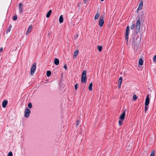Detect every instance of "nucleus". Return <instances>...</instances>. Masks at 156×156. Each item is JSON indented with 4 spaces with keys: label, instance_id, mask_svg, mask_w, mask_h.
Listing matches in <instances>:
<instances>
[{
    "label": "nucleus",
    "instance_id": "1",
    "mask_svg": "<svg viewBox=\"0 0 156 156\" xmlns=\"http://www.w3.org/2000/svg\"><path fill=\"white\" fill-rule=\"evenodd\" d=\"M140 20L139 19L137 21L136 25L134 23L130 27L131 30H133L136 28L135 32L136 34H137L140 31Z\"/></svg>",
    "mask_w": 156,
    "mask_h": 156
},
{
    "label": "nucleus",
    "instance_id": "2",
    "mask_svg": "<svg viewBox=\"0 0 156 156\" xmlns=\"http://www.w3.org/2000/svg\"><path fill=\"white\" fill-rule=\"evenodd\" d=\"M86 71L84 70L82 73L81 78V82L82 83H86L87 79V77L86 76Z\"/></svg>",
    "mask_w": 156,
    "mask_h": 156
},
{
    "label": "nucleus",
    "instance_id": "3",
    "mask_svg": "<svg viewBox=\"0 0 156 156\" xmlns=\"http://www.w3.org/2000/svg\"><path fill=\"white\" fill-rule=\"evenodd\" d=\"M36 66V63L34 62L30 70L31 75L33 76L35 71Z\"/></svg>",
    "mask_w": 156,
    "mask_h": 156
},
{
    "label": "nucleus",
    "instance_id": "4",
    "mask_svg": "<svg viewBox=\"0 0 156 156\" xmlns=\"http://www.w3.org/2000/svg\"><path fill=\"white\" fill-rule=\"evenodd\" d=\"M104 16L102 15H101L99 18V25L100 27H102L104 23Z\"/></svg>",
    "mask_w": 156,
    "mask_h": 156
},
{
    "label": "nucleus",
    "instance_id": "5",
    "mask_svg": "<svg viewBox=\"0 0 156 156\" xmlns=\"http://www.w3.org/2000/svg\"><path fill=\"white\" fill-rule=\"evenodd\" d=\"M129 26H128L126 29V33L125 35V39L126 40L128 41V35L129 34Z\"/></svg>",
    "mask_w": 156,
    "mask_h": 156
},
{
    "label": "nucleus",
    "instance_id": "6",
    "mask_svg": "<svg viewBox=\"0 0 156 156\" xmlns=\"http://www.w3.org/2000/svg\"><path fill=\"white\" fill-rule=\"evenodd\" d=\"M30 113V111L28 108L25 109L24 112V116L26 117H28Z\"/></svg>",
    "mask_w": 156,
    "mask_h": 156
},
{
    "label": "nucleus",
    "instance_id": "7",
    "mask_svg": "<svg viewBox=\"0 0 156 156\" xmlns=\"http://www.w3.org/2000/svg\"><path fill=\"white\" fill-rule=\"evenodd\" d=\"M126 109L124 110L120 116V119L121 120H124L125 118V115L126 112Z\"/></svg>",
    "mask_w": 156,
    "mask_h": 156
},
{
    "label": "nucleus",
    "instance_id": "8",
    "mask_svg": "<svg viewBox=\"0 0 156 156\" xmlns=\"http://www.w3.org/2000/svg\"><path fill=\"white\" fill-rule=\"evenodd\" d=\"M149 95L148 94L147 96L145 101V105H148L149 103Z\"/></svg>",
    "mask_w": 156,
    "mask_h": 156
},
{
    "label": "nucleus",
    "instance_id": "9",
    "mask_svg": "<svg viewBox=\"0 0 156 156\" xmlns=\"http://www.w3.org/2000/svg\"><path fill=\"white\" fill-rule=\"evenodd\" d=\"M19 6L20 12L21 14L23 12L22 4L21 3H20L19 4Z\"/></svg>",
    "mask_w": 156,
    "mask_h": 156
},
{
    "label": "nucleus",
    "instance_id": "10",
    "mask_svg": "<svg viewBox=\"0 0 156 156\" xmlns=\"http://www.w3.org/2000/svg\"><path fill=\"white\" fill-rule=\"evenodd\" d=\"M122 77H120L118 81V87L119 88L120 87L121 84H122Z\"/></svg>",
    "mask_w": 156,
    "mask_h": 156
},
{
    "label": "nucleus",
    "instance_id": "11",
    "mask_svg": "<svg viewBox=\"0 0 156 156\" xmlns=\"http://www.w3.org/2000/svg\"><path fill=\"white\" fill-rule=\"evenodd\" d=\"M143 6V1L141 0L139 3L138 7V9H141Z\"/></svg>",
    "mask_w": 156,
    "mask_h": 156
},
{
    "label": "nucleus",
    "instance_id": "12",
    "mask_svg": "<svg viewBox=\"0 0 156 156\" xmlns=\"http://www.w3.org/2000/svg\"><path fill=\"white\" fill-rule=\"evenodd\" d=\"M33 26L32 25L29 26V27L27 30L26 32V34H28L31 30V29L32 28Z\"/></svg>",
    "mask_w": 156,
    "mask_h": 156
},
{
    "label": "nucleus",
    "instance_id": "13",
    "mask_svg": "<svg viewBox=\"0 0 156 156\" xmlns=\"http://www.w3.org/2000/svg\"><path fill=\"white\" fill-rule=\"evenodd\" d=\"M8 101L7 100H4L2 102V106L3 108H5L7 105Z\"/></svg>",
    "mask_w": 156,
    "mask_h": 156
},
{
    "label": "nucleus",
    "instance_id": "14",
    "mask_svg": "<svg viewBox=\"0 0 156 156\" xmlns=\"http://www.w3.org/2000/svg\"><path fill=\"white\" fill-rule=\"evenodd\" d=\"M99 16H100V13H99V11L98 10L97 11V13L94 16V20H96L98 19V18Z\"/></svg>",
    "mask_w": 156,
    "mask_h": 156
},
{
    "label": "nucleus",
    "instance_id": "15",
    "mask_svg": "<svg viewBox=\"0 0 156 156\" xmlns=\"http://www.w3.org/2000/svg\"><path fill=\"white\" fill-rule=\"evenodd\" d=\"M59 60L57 58H55L54 59V64L56 65H58L59 63Z\"/></svg>",
    "mask_w": 156,
    "mask_h": 156
},
{
    "label": "nucleus",
    "instance_id": "16",
    "mask_svg": "<svg viewBox=\"0 0 156 156\" xmlns=\"http://www.w3.org/2000/svg\"><path fill=\"white\" fill-rule=\"evenodd\" d=\"M79 53V50H76L74 53L73 57L76 58Z\"/></svg>",
    "mask_w": 156,
    "mask_h": 156
},
{
    "label": "nucleus",
    "instance_id": "17",
    "mask_svg": "<svg viewBox=\"0 0 156 156\" xmlns=\"http://www.w3.org/2000/svg\"><path fill=\"white\" fill-rule=\"evenodd\" d=\"M51 12H52V10H50L48 12V13H47V14H46V16L47 18H49L51 13Z\"/></svg>",
    "mask_w": 156,
    "mask_h": 156
},
{
    "label": "nucleus",
    "instance_id": "18",
    "mask_svg": "<svg viewBox=\"0 0 156 156\" xmlns=\"http://www.w3.org/2000/svg\"><path fill=\"white\" fill-rule=\"evenodd\" d=\"M12 26L11 24H10L9 26V27L7 29L6 31V33L7 34H8V32H9L11 30V28H12Z\"/></svg>",
    "mask_w": 156,
    "mask_h": 156
},
{
    "label": "nucleus",
    "instance_id": "19",
    "mask_svg": "<svg viewBox=\"0 0 156 156\" xmlns=\"http://www.w3.org/2000/svg\"><path fill=\"white\" fill-rule=\"evenodd\" d=\"M63 17L62 15H61L59 19V21L60 23H61L63 22Z\"/></svg>",
    "mask_w": 156,
    "mask_h": 156
},
{
    "label": "nucleus",
    "instance_id": "20",
    "mask_svg": "<svg viewBox=\"0 0 156 156\" xmlns=\"http://www.w3.org/2000/svg\"><path fill=\"white\" fill-rule=\"evenodd\" d=\"M143 62H144V61L142 59L140 58L139 60V64L140 66H142L143 64Z\"/></svg>",
    "mask_w": 156,
    "mask_h": 156
},
{
    "label": "nucleus",
    "instance_id": "21",
    "mask_svg": "<svg viewBox=\"0 0 156 156\" xmlns=\"http://www.w3.org/2000/svg\"><path fill=\"white\" fill-rule=\"evenodd\" d=\"M92 83H91L89 85V87H88V89L89 90H92Z\"/></svg>",
    "mask_w": 156,
    "mask_h": 156
},
{
    "label": "nucleus",
    "instance_id": "22",
    "mask_svg": "<svg viewBox=\"0 0 156 156\" xmlns=\"http://www.w3.org/2000/svg\"><path fill=\"white\" fill-rule=\"evenodd\" d=\"M51 71H50L48 70L47 72V73H46L47 76L48 77H49L51 76Z\"/></svg>",
    "mask_w": 156,
    "mask_h": 156
},
{
    "label": "nucleus",
    "instance_id": "23",
    "mask_svg": "<svg viewBox=\"0 0 156 156\" xmlns=\"http://www.w3.org/2000/svg\"><path fill=\"white\" fill-rule=\"evenodd\" d=\"M98 51L99 52H101V50H102V46H98Z\"/></svg>",
    "mask_w": 156,
    "mask_h": 156
},
{
    "label": "nucleus",
    "instance_id": "24",
    "mask_svg": "<svg viewBox=\"0 0 156 156\" xmlns=\"http://www.w3.org/2000/svg\"><path fill=\"white\" fill-rule=\"evenodd\" d=\"M148 105H145V110H144V111H145V113H146L147 112V110H148Z\"/></svg>",
    "mask_w": 156,
    "mask_h": 156
},
{
    "label": "nucleus",
    "instance_id": "25",
    "mask_svg": "<svg viewBox=\"0 0 156 156\" xmlns=\"http://www.w3.org/2000/svg\"><path fill=\"white\" fill-rule=\"evenodd\" d=\"M137 98V97L136 96L135 94H134L133 95V99L134 101H135Z\"/></svg>",
    "mask_w": 156,
    "mask_h": 156
},
{
    "label": "nucleus",
    "instance_id": "26",
    "mask_svg": "<svg viewBox=\"0 0 156 156\" xmlns=\"http://www.w3.org/2000/svg\"><path fill=\"white\" fill-rule=\"evenodd\" d=\"M124 120L120 119L119 121V123L120 126H121L122 125V122Z\"/></svg>",
    "mask_w": 156,
    "mask_h": 156
},
{
    "label": "nucleus",
    "instance_id": "27",
    "mask_svg": "<svg viewBox=\"0 0 156 156\" xmlns=\"http://www.w3.org/2000/svg\"><path fill=\"white\" fill-rule=\"evenodd\" d=\"M155 151L153 150L152 151L150 156H154Z\"/></svg>",
    "mask_w": 156,
    "mask_h": 156
},
{
    "label": "nucleus",
    "instance_id": "28",
    "mask_svg": "<svg viewBox=\"0 0 156 156\" xmlns=\"http://www.w3.org/2000/svg\"><path fill=\"white\" fill-rule=\"evenodd\" d=\"M7 156H13L12 152L11 151L9 152Z\"/></svg>",
    "mask_w": 156,
    "mask_h": 156
},
{
    "label": "nucleus",
    "instance_id": "29",
    "mask_svg": "<svg viewBox=\"0 0 156 156\" xmlns=\"http://www.w3.org/2000/svg\"><path fill=\"white\" fill-rule=\"evenodd\" d=\"M28 106L29 108H30L32 107V105L31 103H28Z\"/></svg>",
    "mask_w": 156,
    "mask_h": 156
},
{
    "label": "nucleus",
    "instance_id": "30",
    "mask_svg": "<svg viewBox=\"0 0 156 156\" xmlns=\"http://www.w3.org/2000/svg\"><path fill=\"white\" fill-rule=\"evenodd\" d=\"M13 20H16L17 19V16L16 15L14 16H13L12 18Z\"/></svg>",
    "mask_w": 156,
    "mask_h": 156
},
{
    "label": "nucleus",
    "instance_id": "31",
    "mask_svg": "<svg viewBox=\"0 0 156 156\" xmlns=\"http://www.w3.org/2000/svg\"><path fill=\"white\" fill-rule=\"evenodd\" d=\"M153 61L154 62H156V55H155L153 57Z\"/></svg>",
    "mask_w": 156,
    "mask_h": 156
},
{
    "label": "nucleus",
    "instance_id": "32",
    "mask_svg": "<svg viewBox=\"0 0 156 156\" xmlns=\"http://www.w3.org/2000/svg\"><path fill=\"white\" fill-rule=\"evenodd\" d=\"M78 84L77 83H76L75 85V90H77L78 88Z\"/></svg>",
    "mask_w": 156,
    "mask_h": 156
},
{
    "label": "nucleus",
    "instance_id": "33",
    "mask_svg": "<svg viewBox=\"0 0 156 156\" xmlns=\"http://www.w3.org/2000/svg\"><path fill=\"white\" fill-rule=\"evenodd\" d=\"M80 123V121L79 120H77V121L76 122V126H78L79 125Z\"/></svg>",
    "mask_w": 156,
    "mask_h": 156
},
{
    "label": "nucleus",
    "instance_id": "34",
    "mask_svg": "<svg viewBox=\"0 0 156 156\" xmlns=\"http://www.w3.org/2000/svg\"><path fill=\"white\" fill-rule=\"evenodd\" d=\"M3 50V47H1V48H0V52H2V51Z\"/></svg>",
    "mask_w": 156,
    "mask_h": 156
},
{
    "label": "nucleus",
    "instance_id": "35",
    "mask_svg": "<svg viewBox=\"0 0 156 156\" xmlns=\"http://www.w3.org/2000/svg\"><path fill=\"white\" fill-rule=\"evenodd\" d=\"M64 68H65V69H67V67L66 65L65 64L64 66Z\"/></svg>",
    "mask_w": 156,
    "mask_h": 156
},
{
    "label": "nucleus",
    "instance_id": "36",
    "mask_svg": "<svg viewBox=\"0 0 156 156\" xmlns=\"http://www.w3.org/2000/svg\"><path fill=\"white\" fill-rule=\"evenodd\" d=\"M85 1H85V0H83V2H84V3H86L87 2V1H86V2H85Z\"/></svg>",
    "mask_w": 156,
    "mask_h": 156
},
{
    "label": "nucleus",
    "instance_id": "37",
    "mask_svg": "<svg viewBox=\"0 0 156 156\" xmlns=\"http://www.w3.org/2000/svg\"><path fill=\"white\" fill-rule=\"evenodd\" d=\"M78 34H77V36H76V38L77 37H78Z\"/></svg>",
    "mask_w": 156,
    "mask_h": 156
},
{
    "label": "nucleus",
    "instance_id": "38",
    "mask_svg": "<svg viewBox=\"0 0 156 156\" xmlns=\"http://www.w3.org/2000/svg\"><path fill=\"white\" fill-rule=\"evenodd\" d=\"M101 1H104V0H101Z\"/></svg>",
    "mask_w": 156,
    "mask_h": 156
},
{
    "label": "nucleus",
    "instance_id": "39",
    "mask_svg": "<svg viewBox=\"0 0 156 156\" xmlns=\"http://www.w3.org/2000/svg\"><path fill=\"white\" fill-rule=\"evenodd\" d=\"M140 10V9H138H138H137V11L138 10Z\"/></svg>",
    "mask_w": 156,
    "mask_h": 156
},
{
    "label": "nucleus",
    "instance_id": "40",
    "mask_svg": "<svg viewBox=\"0 0 156 156\" xmlns=\"http://www.w3.org/2000/svg\"><path fill=\"white\" fill-rule=\"evenodd\" d=\"M155 84H156V83Z\"/></svg>",
    "mask_w": 156,
    "mask_h": 156
}]
</instances>
